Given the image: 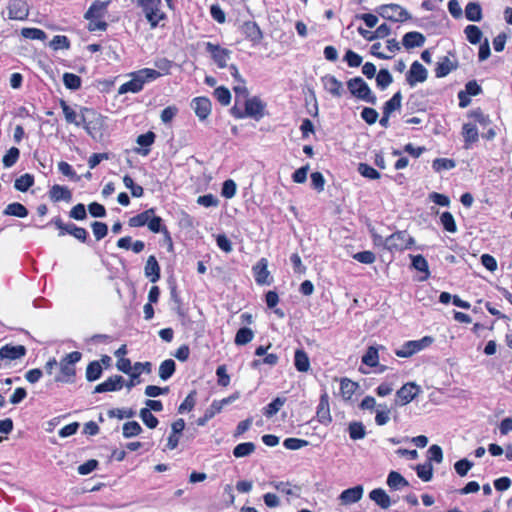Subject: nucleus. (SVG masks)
I'll return each instance as SVG.
<instances>
[{"label":"nucleus","mask_w":512,"mask_h":512,"mask_svg":"<svg viewBox=\"0 0 512 512\" xmlns=\"http://www.w3.org/2000/svg\"><path fill=\"white\" fill-rule=\"evenodd\" d=\"M60 106L67 123L74 124L78 127L82 126L88 134H92L91 124L94 122V119L98 118L97 113L94 110L82 107L80 109V114L78 115L75 110L66 103V101L60 100Z\"/></svg>","instance_id":"f257e3e1"},{"label":"nucleus","mask_w":512,"mask_h":512,"mask_svg":"<svg viewBox=\"0 0 512 512\" xmlns=\"http://www.w3.org/2000/svg\"><path fill=\"white\" fill-rule=\"evenodd\" d=\"M82 354L73 351L63 357L58 363L60 373L55 376L54 381L60 383H74L76 376V364L81 360Z\"/></svg>","instance_id":"f03ea898"},{"label":"nucleus","mask_w":512,"mask_h":512,"mask_svg":"<svg viewBox=\"0 0 512 512\" xmlns=\"http://www.w3.org/2000/svg\"><path fill=\"white\" fill-rule=\"evenodd\" d=\"M347 88L352 96L366 103L375 105L377 97L370 89L369 85L361 78L354 77L347 81Z\"/></svg>","instance_id":"7ed1b4c3"},{"label":"nucleus","mask_w":512,"mask_h":512,"mask_svg":"<svg viewBox=\"0 0 512 512\" xmlns=\"http://www.w3.org/2000/svg\"><path fill=\"white\" fill-rule=\"evenodd\" d=\"M136 5L142 9L152 29L165 18V13L161 11V0H136Z\"/></svg>","instance_id":"20e7f679"},{"label":"nucleus","mask_w":512,"mask_h":512,"mask_svg":"<svg viewBox=\"0 0 512 512\" xmlns=\"http://www.w3.org/2000/svg\"><path fill=\"white\" fill-rule=\"evenodd\" d=\"M414 243V238L407 231H397L385 238L384 248L391 252L402 251L410 249Z\"/></svg>","instance_id":"39448f33"},{"label":"nucleus","mask_w":512,"mask_h":512,"mask_svg":"<svg viewBox=\"0 0 512 512\" xmlns=\"http://www.w3.org/2000/svg\"><path fill=\"white\" fill-rule=\"evenodd\" d=\"M377 13L384 19L393 22H404L411 19V14L398 4H384L378 7Z\"/></svg>","instance_id":"423d86ee"},{"label":"nucleus","mask_w":512,"mask_h":512,"mask_svg":"<svg viewBox=\"0 0 512 512\" xmlns=\"http://www.w3.org/2000/svg\"><path fill=\"white\" fill-rule=\"evenodd\" d=\"M433 342L434 338L431 336H424L419 340H410L405 342L400 349H397L395 354L401 358H408L429 347Z\"/></svg>","instance_id":"0eeeda50"},{"label":"nucleus","mask_w":512,"mask_h":512,"mask_svg":"<svg viewBox=\"0 0 512 512\" xmlns=\"http://www.w3.org/2000/svg\"><path fill=\"white\" fill-rule=\"evenodd\" d=\"M420 393V387L414 382L404 384L397 392L395 403L398 406H404L410 403Z\"/></svg>","instance_id":"6e6552de"},{"label":"nucleus","mask_w":512,"mask_h":512,"mask_svg":"<svg viewBox=\"0 0 512 512\" xmlns=\"http://www.w3.org/2000/svg\"><path fill=\"white\" fill-rule=\"evenodd\" d=\"M266 104L258 96H253L245 100L246 115L256 121L265 116Z\"/></svg>","instance_id":"1a4fd4ad"},{"label":"nucleus","mask_w":512,"mask_h":512,"mask_svg":"<svg viewBox=\"0 0 512 512\" xmlns=\"http://www.w3.org/2000/svg\"><path fill=\"white\" fill-rule=\"evenodd\" d=\"M206 51L211 54L212 59L217 64L219 68H225L227 66V62L230 59L231 51L222 48L218 44H213L211 42L205 43Z\"/></svg>","instance_id":"9d476101"},{"label":"nucleus","mask_w":512,"mask_h":512,"mask_svg":"<svg viewBox=\"0 0 512 512\" xmlns=\"http://www.w3.org/2000/svg\"><path fill=\"white\" fill-rule=\"evenodd\" d=\"M427 77V69L420 62L414 61L406 74V81L411 87H414L417 83L426 81Z\"/></svg>","instance_id":"9b49d317"},{"label":"nucleus","mask_w":512,"mask_h":512,"mask_svg":"<svg viewBox=\"0 0 512 512\" xmlns=\"http://www.w3.org/2000/svg\"><path fill=\"white\" fill-rule=\"evenodd\" d=\"M364 488L362 485H356L354 487L343 490L338 496V500L341 505L347 506L357 503L363 497Z\"/></svg>","instance_id":"f8f14e48"},{"label":"nucleus","mask_w":512,"mask_h":512,"mask_svg":"<svg viewBox=\"0 0 512 512\" xmlns=\"http://www.w3.org/2000/svg\"><path fill=\"white\" fill-rule=\"evenodd\" d=\"M241 33L254 45L259 44L263 39V33L254 21H245L240 27Z\"/></svg>","instance_id":"ddd939ff"},{"label":"nucleus","mask_w":512,"mask_h":512,"mask_svg":"<svg viewBox=\"0 0 512 512\" xmlns=\"http://www.w3.org/2000/svg\"><path fill=\"white\" fill-rule=\"evenodd\" d=\"M211 106V101L207 97H196L191 102V107L200 121H204L210 115Z\"/></svg>","instance_id":"4468645a"},{"label":"nucleus","mask_w":512,"mask_h":512,"mask_svg":"<svg viewBox=\"0 0 512 512\" xmlns=\"http://www.w3.org/2000/svg\"><path fill=\"white\" fill-rule=\"evenodd\" d=\"M253 272L255 281L259 285H270L271 280L269 279L270 272L268 270V261L266 258H261L254 266Z\"/></svg>","instance_id":"2eb2a0df"},{"label":"nucleus","mask_w":512,"mask_h":512,"mask_svg":"<svg viewBox=\"0 0 512 512\" xmlns=\"http://www.w3.org/2000/svg\"><path fill=\"white\" fill-rule=\"evenodd\" d=\"M124 384V379L120 375H114L109 377L104 382L95 386L93 393H104V392H112L118 391L122 389Z\"/></svg>","instance_id":"dca6fc26"},{"label":"nucleus","mask_w":512,"mask_h":512,"mask_svg":"<svg viewBox=\"0 0 512 512\" xmlns=\"http://www.w3.org/2000/svg\"><path fill=\"white\" fill-rule=\"evenodd\" d=\"M321 82L323 84L324 89L327 92H329L332 96L339 98L343 95V84L335 76L327 74L321 77Z\"/></svg>","instance_id":"f3484780"},{"label":"nucleus","mask_w":512,"mask_h":512,"mask_svg":"<svg viewBox=\"0 0 512 512\" xmlns=\"http://www.w3.org/2000/svg\"><path fill=\"white\" fill-rule=\"evenodd\" d=\"M316 417L318 421L324 425H328L332 421L329 406V396L326 392L320 396L319 404L316 411Z\"/></svg>","instance_id":"a211bd4d"},{"label":"nucleus","mask_w":512,"mask_h":512,"mask_svg":"<svg viewBox=\"0 0 512 512\" xmlns=\"http://www.w3.org/2000/svg\"><path fill=\"white\" fill-rule=\"evenodd\" d=\"M26 348L23 345H11L6 344L0 348V358L2 360H16L24 357L26 355Z\"/></svg>","instance_id":"6ab92c4d"},{"label":"nucleus","mask_w":512,"mask_h":512,"mask_svg":"<svg viewBox=\"0 0 512 512\" xmlns=\"http://www.w3.org/2000/svg\"><path fill=\"white\" fill-rule=\"evenodd\" d=\"M458 68V61H452L448 56L442 57L436 64L435 76L443 78Z\"/></svg>","instance_id":"aec40b11"},{"label":"nucleus","mask_w":512,"mask_h":512,"mask_svg":"<svg viewBox=\"0 0 512 512\" xmlns=\"http://www.w3.org/2000/svg\"><path fill=\"white\" fill-rule=\"evenodd\" d=\"M49 198L53 202L66 201L70 202L72 200V192L66 186H62L59 184L53 185L49 190Z\"/></svg>","instance_id":"412c9836"},{"label":"nucleus","mask_w":512,"mask_h":512,"mask_svg":"<svg viewBox=\"0 0 512 512\" xmlns=\"http://www.w3.org/2000/svg\"><path fill=\"white\" fill-rule=\"evenodd\" d=\"M143 87H144L143 80L140 79L137 72H133V73H131V79L129 81L123 83L119 87L118 93L119 94H125L128 92L138 93L143 89Z\"/></svg>","instance_id":"4be33fe9"},{"label":"nucleus","mask_w":512,"mask_h":512,"mask_svg":"<svg viewBox=\"0 0 512 512\" xmlns=\"http://www.w3.org/2000/svg\"><path fill=\"white\" fill-rule=\"evenodd\" d=\"M109 1H94L89 9L85 12V19H102L106 13Z\"/></svg>","instance_id":"5701e85b"},{"label":"nucleus","mask_w":512,"mask_h":512,"mask_svg":"<svg viewBox=\"0 0 512 512\" xmlns=\"http://www.w3.org/2000/svg\"><path fill=\"white\" fill-rule=\"evenodd\" d=\"M8 15L13 20H24L28 16L27 5L24 1L16 0L8 7Z\"/></svg>","instance_id":"b1692460"},{"label":"nucleus","mask_w":512,"mask_h":512,"mask_svg":"<svg viewBox=\"0 0 512 512\" xmlns=\"http://www.w3.org/2000/svg\"><path fill=\"white\" fill-rule=\"evenodd\" d=\"M144 274L152 283L160 279V266L154 255L148 257L144 267Z\"/></svg>","instance_id":"393cba45"},{"label":"nucleus","mask_w":512,"mask_h":512,"mask_svg":"<svg viewBox=\"0 0 512 512\" xmlns=\"http://www.w3.org/2000/svg\"><path fill=\"white\" fill-rule=\"evenodd\" d=\"M426 41L425 36L417 31L408 32L403 36L402 44L406 49L421 47Z\"/></svg>","instance_id":"a878e982"},{"label":"nucleus","mask_w":512,"mask_h":512,"mask_svg":"<svg viewBox=\"0 0 512 512\" xmlns=\"http://www.w3.org/2000/svg\"><path fill=\"white\" fill-rule=\"evenodd\" d=\"M147 226L149 230L152 231L153 233H163L165 235V238L169 241V249H172L173 244L172 239L170 237V233L167 230L166 226L162 225L161 217L155 216L154 214L151 218H149Z\"/></svg>","instance_id":"bb28decb"},{"label":"nucleus","mask_w":512,"mask_h":512,"mask_svg":"<svg viewBox=\"0 0 512 512\" xmlns=\"http://www.w3.org/2000/svg\"><path fill=\"white\" fill-rule=\"evenodd\" d=\"M369 498L382 509H388L391 506V499L382 488L373 489L369 493Z\"/></svg>","instance_id":"cd10ccee"},{"label":"nucleus","mask_w":512,"mask_h":512,"mask_svg":"<svg viewBox=\"0 0 512 512\" xmlns=\"http://www.w3.org/2000/svg\"><path fill=\"white\" fill-rule=\"evenodd\" d=\"M462 136L464 138L465 148L468 149L471 144L477 142L479 139L476 125L472 123H465L462 127Z\"/></svg>","instance_id":"c85d7f7f"},{"label":"nucleus","mask_w":512,"mask_h":512,"mask_svg":"<svg viewBox=\"0 0 512 512\" xmlns=\"http://www.w3.org/2000/svg\"><path fill=\"white\" fill-rule=\"evenodd\" d=\"M465 17L468 21L479 22L482 20V7L478 2H469L465 7Z\"/></svg>","instance_id":"c756f323"},{"label":"nucleus","mask_w":512,"mask_h":512,"mask_svg":"<svg viewBox=\"0 0 512 512\" xmlns=\"http://www.w3.org/2000/svg\"><path fill=\"white\" fill-rule=\"evenodd\" d=\"M294 365L299 372H307L310 369L309 357L303 349H297L295 351Z\"/></svg>","instance_id":"7c9ffc66"},{"label":"nucleus","mask_w":512,"mask_h":512,"mask_svg":"<svg viewBox=\"0 0 512 512\" xmlns=\"http://www.w3.org/2000/svg\"><path fill=\"white\" fill-rule=\"evenodd\" d=\"M155 214V209L150 208L147 209L133 217H131L128 221L130 227H142L148 224L149 218H151Z\"/></svg>","instance_id":"2f4dec72"},{"label":"nucleus","mask_w":512,"mask_h":512,"mask_svg":"<svg viewBox=\"0 0 512 512\" xmlns=\"http://www.w3.org/2000/svg\"><path fill=\"white\" fill-rule=\"evenodd\" d=\"M28 209L19 202H13L6 206L3 214L6 216H15L18 218H25L28 216Z\"/></svg>","instance_id":"473e14b6"},{"label":"nucleus","mask_w":512,"mask_h":512,"mask_svg":"<svg viewBox=\"0 0 512 512\" xmlns=\"http://www.w3.org/2000/svg\"><path fill=\"white\" fill-rule=\"evenodd\" d=\"M387 485L393 490H400L409 483L399 472L391 471L387 477Z\"/></svg>","instance_id":"72a5a7b5"},{"label":"nucleus","mask_w":512,"mask_h":512,"mask_svg":"<svg viewBox=\"0 0 512 512\" xmlns=\"http://www.w3.org/2000/svg\"><path fill=\"white\" fill-rule=\"evenodd\" d=\"M412 259V267L425 275L421 277V281L427 280L430 276L429 266L427 260L422 255H410Z\"/></svg>","instance_id":"f704fd0d"},{"label":"nucleus","mask_w":512,"mask_h":512,"mask_svg":"<svg viewBox=\"0 0 512 512\" xmlns=\"http://www.w3.org/2000/svg\"><path fill=\"white\" fill-rule=\"evenodd\" d=\"M220 403L217 400H214L212 404L205 410L204 415L197 419L198 426H204L210 419H212L216 414L221 412Z\"/></svg>","instance_id":"c9c22d12"},{"label":"nucleus","mask_w":512,"mask_h":512,"mask_svg":"<svg viewBox=\"0 0 512 512\" xmlns=\"http://www.w3.org/2000/svg\"><path fill=\"white\" fill-rule=\"evenodd\" d=\"M379 349L375 346H369L366 353L362 356V363L369 367H377L379 365Z\"/></svg>","instance_id":"e433bc0d"},{"label":"nucleus","mask_w":512,"mask_h":512,"mask_svg":"<svg viewBox=\"0 0 512 512\" xmlns=\"http://www.w3.org/2000/svg\"><path fill=\"white\" fill-rule=\"evenodd\" d=\"M176 364L172 359L164 360L159 366V377L166 381L175 373Z\"/></svg>","instance_id":"4c0bfd02"},{"label":"nucleus","mask_w":512,"mask_h":512,"mask_svg":"<svg viewBox=\"0 0 512 512\" xmlns=\"http://www.w3.org/2000/svg\"><path fill=\"white\" fill-rule=\"evenodd\" d=\"M402 94L400 91L396 92L383 106V114H392L394 111L401 108Z\"/></svg>","instance_id":"58836bf2"},{"label":"nucleus","mask_w":512,"mask_h":512,"mask_svg":"<svg viewBox=\"0 0 512 512\" xmlns=\"http://www.w3.org/2000/svg\"><path fill=\"white\" fill-rule=\"evenodd\" d=\"M33 185H34V176L29 173H25V174L21 175L14 182V188L20 192H26Z\"/></svg>","instance_id":"ea45409f"},{"label":"nucleus","mask_w":512,"mask_h":512,"mask_svg":"<svg viewBox=\"0 0 512 512\" xmlns=\"http://www.w3.org/2000/svg\"><path fill=\"white\" fill-rule=\"evenodd\" d=\"M102 366L99 361H92L86 368V379L89 382L98 380L102 375Z\"/></svg>","instance_id":"a19ab883"},{"label":"nucleus","mask_w":512,"mask_h":512,"mask_svg":"<svg viewBox=\"0 0 512 512\" xmlns=\"http://www.w3.org/2000/svg\"><path fill=\"white\" fill-rule=\"evenodd\" d=\"M358 384L348 378H342L340 381V392L344 399L348 400L355 393Z\"/></svg>","instance_id":"79ce46f5"},{"label":"nucleus","mask_w":512,"mask_h":512,"mask_svg":"<svg viewBox=\"0 0 512 512\" xmlns=\"http://www.w3.org/2000/svg\"><path fill=\"white\" fill-rule=\"evenodd\" d=\"M285 402H286V398L285 397H277V398H275L271 403H269L264 408L263 414L267 418L273 417L274 415H276L279 412V410L283 407Z\"/></svg>","instance_id":"37998d69"},{"label":"nucleus","mask_w":512,"mask_h":512,"mask_svg":"<svg viewBox=\"0 0 512 512\" xmlns=\"http://www.w3.org/2000/svg\"><path fill=\"white\" fill-rule=\"evenodd\" d=\"M415 470L417 476L424 482H429L433 478V466L430 462L418 464Z\"/></svg>","instance_id":"c03bdc74"},{"label":"nucleus","mask_w":512,"mask_h":512,"mask_svg":"<svg viewBox=\"0 0 512 512\" xmlns=\"http://www.w3.org/2000/svg\"><path fill=\"white\" fill-rule=\"evenodd\" d=\"M254 337V332L248 327L240 328L235 335V344L236 345H246L252 341Z\"/></svg>","instance_id":"a18cd8bd"},{"label":"nucleus","mask_w":512,"mask_h":512,"mask_svg":"<svg viewBox=\"0 0 512 512\" xmlns=\"http://www.w3.org/2000/svg\"><path fill=\"white\" fill-rule=\"evenodd\" d=\"M349 436L352 440L363 439L366 435L365 427L362 422H351L348 427Z\"/></svg>","instance_id":"49530a36"},{"label":"nucleus","mask_w":512,"mask_h":512,"mask_svg":"<svg viewBox=\"0 0 512 512\" xmlns=\"http://www.w3.org/2000/svg\"><path fill=\"white\" fill-rule=\"evenodd\" d=\"M255 444L253 442L240 443L233 449V455L236 458H242L250 455L255 451Z\"/></svg>","instance_id":"de8ad7c7"},{"label":"nucleus","mask_w":512,"mask_h":512,"mask_svg":"<svg viewBox=\"0 0 512 512\" xmlns=\"http://www.w3.org/2000/svg\"><path fill=\"white\" fill-rule=\"evenodd\" d=\"M142 432V427L136 421H129L123 425L122 434L124 438H132Z\"/></svg>","instance_id":"09e8293b"},{"label":"nucleus","mask_w":512,"mask_h":512,"mask_svg":"<svg viewBox=\"0 0 512 512\" xmlns=\"http://www.w3.org/2000/svg\"><path fill=\"white\" fill-rule=\"evenodd\" d=\"M464 33L466 35L467 40L471 44L475 45V44L480 43L481 38H482V31L476 25L466 26V28L464 29Z\"/></svg>","instance_id":"8fccbe9b"},{"label":"nucleus","mask_w":512,"mask_h":512,"mask_svg":"<svg viewBox=\"0 0 512 512\" xmlns=\"http://www.w3.org/2000/svg\"><path fill=\"white\" fill-rule=\"evenodd\" d=\"M21 35L26 39L44 41L47 39V34L38 28H23Z\"/></svg>","instance_id":"3c124183"},{"label":"nucleus","mask_w":512,"mask_h":512,"mask_svg":"<svg viewBox=\"0 0 512 512\" xmlns=\"http://www.w3.org/2000/svg\"><path fill=\"white\" fill-rule=\"evenodd\" d=\"M393 82V77L388 69H381L376 75L377 86L385 90Z\"/></svg>","instance_id":"603ef678"},{"label":"nucleus","mask_w":512,"mask_h":512,"mask_svg":"<svg viewBox=\"0 0 512 512\" xmlns=\"http://www.w3.org/2000/svg\"><path fill=\"white\" fill-rule=\"evenodd\" d=\"M440 222L447 232L455 233L457 231L454 216L450 212H443L440 216Z\"/></svg>","instance_id":"864d4df0"},{"label":"nucleus","mask_w":512,"mask_h":512,"mask_svg":"<svg viewBox=\"0 0 512 512\" xmlns=\"http://www.w3.org/2000/svg\"><path fill=\"white\" fill-rule=\"evenodd\" d=\"M20 150L17 147H11L3 156L2 162L5 168L12 167L19 159Z\"/></svg>","instance_id":"5fc2aeb1"},{"label":"nucleus","mask_w":512,"mask_h":512,"mask_svg":"<svg viewBox=\"0 0 512 512\" xmlns=\"http://www.w3.org/2000/svg\"><path fill=\"white\" fill-rule=\"evenodd\" d=\"M63 83L67 89L78 90L81 87V78L73 73H64Z\"/></svg>","instance_id":"6e6d98bb"},{"label":"nucleus","mask_w":512,"mask_h":512,"mask_svg":"<svg viewBox=\"0 0 512 512\" xmlns=\"http://www.w3.org/2000/svg\"><path fill=\"white\" fill-rule=\"evenodd\" d=\"M123 183L127 189L131 191V195L136 198H140L144 194L142 186L134 183L133 179L129 175L123 177Z\"/></svg>","instance_id":"4d7b16f0"},{"label":"nucleus","mask_w":512,"mask_h":512,"mask_svg":"<svg viewBox=\"0 0 512 512\" xmlns=\"http://www.w3.org/2000/svg\"><path fill=\"white\" fill-rule=\"evenodd\" d=\"M139 416L143 423L150 429L156 428L159 423L158 419L152 414V412L148 408H142L140 410Z\"/></svg>","instance_id":"13d9d810"},{"label":"nucleus","mask_w":512,"mask_h":512,"mask_svg":"<svg viewBox=\"0 0 512 512\" xmlns=\"http://www.w3.org/2000/svg\"><path fill=\"white\" fill-rule=\"evenodd\" d=\"M213 94L220 104L223 106L229 105L231 101V93L228 88L219 86L214 90Z\"/></svg>","instance_id":"bf43d9fd"},{"label":"nucleus","mask_w":512,"mask_h":512,"mask_svg":"<svg viewBox=\"0 0 512 512\" xmlns=\"http://www.w3.org/2000/svg\"><path fill=\"white\" fill-rule=\"evenodd\" d=\"M140 79L143 80V84L156 80L162 76V73L156 69L144 68L136 71Z\"/></svg>","instance_id":"052dcab7"},{"label":"nucleus","mask_w":512,"mask_h":512,"mask_svg":"<svg viewBox=\"0 0 512 512\" xmlns=\"http://www.w3.org/2000/svg\"><path fill=\"white\" fill-rule=\"evenodd\" d=\"M455 166V161L448 158H436L432 163V167L436 172H440L442 170H450Z\"/></svg>","instance_id":"680f3d73"},{"label":"nucleus","mask_w":512,"mask_h":512,"mask_svg":"<svg viewBox=\"0 0 512 512\" xmlns=\"http://www.w3.org/2000/svg\"><path fill=\"white\" fill-rule=\"evenodd\" d=\"M196 404V391H191L178 407V412L183 414L191 411Z\"/></svg>","instance_id":"e2e57ef3"},{"label":"nucleus","mask_w":512,"mask_h":512,"mask_svg":"<svg viewBox=\"0 0 512 512\" xmlns=\"http://www.w3.org/2000/svg\"><path fill=\"white\" fill-rule=\"evenodd\" d=\"M49 46L53 50L69 49L70 48V41H69L67 36L56 35L50 41Z\"/></svg>","instance_id":"0e129e2a"},{"label":"nucleus","mask_w":512,"mask_h":512,"mask_svg":"<svg viewBox=\"0 0 512 512\" xmlns=\"http://www.w3.org/2000/svg\"><path fill=\"white\" fill-rule=\"evenodd\" d=\"M358 172L366 178L376 180L380 178V173L374 169L372 166L366 164V163H360L358 165Z\"/></svg>","instance_id":"69168bd1"},{"label":"nucleus","mask_w":512,"mask_h":512,"mask_svg":"<svg viewBox=\"0 0 512 512\" xmlns=\"http://www.w3.org/2000/svg\"><path fill=\"white\" fill-rule=\"evenodd\" d=\"M58 170L64 176L68 177L69 179H71L73 181H79L80 180V176L77 175L76 172L74 171V169L72 168V166L69 163L65 162V161H60L58 163Z\"/></svg>","instance_id":"338daca9"},{"label":"nucleus","mask_w":512,"mask_h":512,"mask_svg":"<svg viewBox=\"0 0 512 512\" xmlns=\"http://www.w3.org/2000/svg\"><path fill=\"white\" fill-rule=\"evenodd\" d=\"M69 217L74 220H77V221L85 220L87 218V212H86L85 205L82 203L76 204L69 211Z\"/></svg>","instance_id":"774afa93"}]
</instances>
